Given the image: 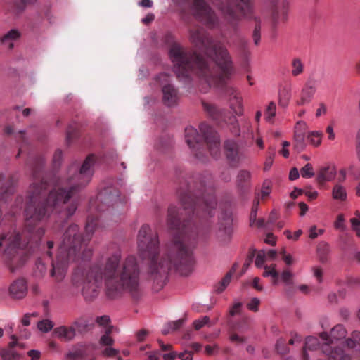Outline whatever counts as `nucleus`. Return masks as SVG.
<instances>
[{
    "mask_svg": "<svg viewBox=\"0 0 360 360\" xmlns=\"http://www.w3.org/2000/svg\"><path fill=\"white\" fill-rule=\"evenodd\" d=\"M121 255L116 252L109 257L102 269L93 266L75 271L72 278V286L79 290L86 300L96 298L103 279L108 296L114 297L123 290L135 296L139 290V268L134 256L127 257L120 265Z\"/></svg>",
    "mask_w": 360,
    "mask_h": 360,
    "instance_id": "obj_1",
    "label": "nucleus"
},
{
    "mask_svg": "<svg viewBox=\"0 0 360 360\" xmlns=\"http://www.w3.org/2000/svg\"><path fill=\"white\" fill-rule=\"evenodd\" d=\"M192 42L212 58L218 67L217 72L211 69L207 63L201 57L195 56L193 58L194 64L183 53L178 46H174L169 51V56L174 63V71L179 78L187 76L188 70L194 68L199 77L200 90L206 92L212 87H217L226 84L235 73L229 54L227 50L220 44L214 45L212 49L211 40L205 32L196 30L191 32Z\"/></svg>",
    "mask_w": 360,
    "mask_h": 360,
    "instance_id": "obj_2",
    "label": "nucleus"
},
{
    "mask_svg": "<svg viewBox=\"0 0 360 360\" xmlns=\"http://www.w3.org/2000/svg\"><path fill=\"white\" fill-rule=\"evenodd\" d=\"M140 257L146 261L148 273L153 278L165 276L174 271L182 276H188L193 270L195 258L193 245L186 234L175 236L164 257L159 256V239L148 225H143L137 236Z\"/></svg>",
    "mask_w": 360,
    "mask_h": 360,
    "instance_id": "obj_3",
    "label": "nucleus"
},
{
    "mask_svg": "<svg viewBox=\"0 0 360 360\" xmlns=\"http://www.w3.org/2000/svg\"><path fill=\"white\" fill-rule=\"evenodd\" d=\"M94 163V156L86 158L79 171L69 179V191H66L60 185H56L49 192L46 200L37 209L29 205L25 210L26 226L35 224L46 216L61 211V207L71 197L73 190L86 186L91 180Z\"/></svg>",
    "mask_w": 360,
    "mask_h": 360,
    "instance_id": "obj_4",
    "label": "nucleus"
},
{
    "mask_svg": "<svg viewBox=\"0 0 360 360\" xmlns=\"http://www.w3.org/2000/svg\"><path fill=\"white\" fill-rule=\"evenodd\" d=\"M77 225H70L67 229L64 239L60 246V254L57 257L56 262L52 263L51 276L56 282L62 281L68 270L69 261L71 259L70 253L75 251L77 245L80 242Z\"/></svg>",
    "mask_w": 360,
    "mask_h": 360,
    "instance_id": "obj_5",
    "label": "nucleus"
},
{
    "mask_svg": "<svg viewBox=\"0 0 360 360\" xmlns=\"http://www.w3.org/2000/svg\"><path fill=\"white\" fill-rule=\"evenodd\" d=\"M347 332L342 325L335 326L331 332L329 340V336L326 333L321 334V338L325 342V346L323 347V352H328V355L331 356L334 360H349V357L344 355L341 349H335V352L331 351L328 352V347L330 344H333L335 340H340L345 338Z\"/></svg>",
    "mask_w": 360,
    "mask_h": 360,
    "instance_id": "obj_6",
    "label": "nucleus"
},
{
    "mask_svg": "<svg viewBox=\"0 0 360 360\" xmlns=\"http://www.w3.org/2000/svg\"><path fill=\"white\" fill-rule=\"evenodd\" d=\"M193 15L200 21L211 25L215 26L219 23L218 18L215 16L206 4L202 0H193Z\"/></svg>",
    "mask_w": 360,
    "mask_h": 360,
    "instance_id": "obj_7",
    "label": "nucleus"
},
{
    "mask_svg": "<svg viewBox=\"0 0 360 360\" xmlns=\"http://www.w3.org/2000/svg\"><path fill=\"white\" fill-rule=\"evenodd\" d=\"M307 131V124L305 122L300 121L295 127L293 149L297 153L303 151L306 148L305 138Z\"/></svg>",
    "mask_w": 360,
    "mask_h": 360,
    "instance_id": "obj_8",
    "label": "nucleus"
},
{
    "mask_svg": "<svg viewBox=\"0 0 360 360\" xmlns=\"http://www.w3.org/2000/svg\"><path fill=\"white\" fill-rule=\"evenodd\" d=\"M220 11L221 18L223 22L235 26L240 20V17L237 14L236 9L233 8L232 4L230 2L221 3L218 6Z\"/></svg>",
    "mask_w": 360,
    "mask_h": 360,
    "instance_id": "obj_9",
    "label": "nucleus"
},
{
    "mask_svg": "<svg viewBox=\"0 0 360 360\" xmlns=\"http://www.w3.org/2000/svg\"><path fill=\"white\" fill-rule=\"evenodd\" d=\"M80 327V323L75 321L70 326H61L53 330V334L55 337L64 341H70L76 335V328Z\"/></svg>",
    "mask_w": 360,
    "mask_h": 360,
    "instance_id": "obj_10",
    "label": "nucleus"
},
{
    "mask_svg": "<svg viewBox=\"0 0 360 360\" xmlns=\"http://www.w3.org/2000/svg\"><path fill=\"white\" fill-rule=\"evenodd\" d=\"M337 174L336 167L333 163H328L322 166L317 174V180L319 182L333 181Z\"/></svg>",
    "mask_w": 360,
    "mask_h": 360,
    "instance_id": "obj_11",
    "label": "nucleus"
},
{
    "mask_svg": "<svg viewBox=\"0 0 360 360\" xmlns=\"http://www.w3.org/2000/svg\"><path fill=\"white\" fill-rule=\"evenodd\" d=\"M27 284L25 280L18 279L13 282L9 288L11 296L16 299H21L27 294Z\"/></svg>",
    "mask_w": 360,
    "mask_h": 360,
    "instance_id": "obj_12",
    "label": "nucleus"
},
{
    "mask_svg": "<svg viewBox=\"0 0 360 360\" xmlns=\"http://www.w3.org/2000/svg\"><path fill=\"white\" fill-rule=\"evenodd\" d=\"M163 102L167 106L174 105L178 100L176 91L169 84H164L162 86Z\"/></svg>",
    "mask_w": 360,
    "mask_h": 360,
    "instance_id": "obj_13",
    "label": "nucleus"
},
{
    "mask_svg": "<svg viewBox=\"0 0 360 360\" xmlns=\"http://www.w3.org/2000/svg\"><path fill=\"white\" fill-rule=\"evenodd\" d=\"M20 236L18 233L2 236L0 240V247H4L6 250L20 247Z\"/></svg>",
    "mask_w": 360,
    "mask_h": 360,
    "instance_id": "obj_14",
    "label": "nucleus"
},
{
    "mask_svg": "<svg viewBox=\"0 0 360 360\" xmlns=\"http://www.w3.org/2000/svg\"><path fill=\"white\" fill-rule=\"evenodd\" d=\"M290 85L286 84L281 87L278 92V103L280 106L283 108L288 106L292 97Z\"/></svg>",
    "mask_w": 360,
    "mask_h": 360,
    "instance_id": "obj_15",
    "label": "nucleus"
},
{
    "mask_svg": "<svg viewBox=\"0 0 360 360\" xmlns=\"http://www.w3.org/2000/svg\"><path fill=\"white\" fill-rule=\"evenodd\" d=\"M315 91L314 86L307 85L301 91L300 99L297 101V105H304L308 104L311 101Z\"/></svg>",
    "mask_w": 360,
    "mask_h": 360,
    "instance_id": "obj_16",
    "label": "nucleus"
},
{
    "mask_svg": "<svg viewBox=\"0 0 360 360\" xmlns=\"http://www.w3.org/2000/svg\"><path fill=\"white\" fill-rule=\"evenodd\" d=\"M332 198L340 202L345 201L347 198L345 187L339 183L335 184L332 188Z\"/></svg>",
    "mask_w": 360,
    "mask_h": 360,
    "instance_id": "obj_17",
    "label": "nucleus"
},
{
    "mask_svg": "<svg viewBox=\"0 0 360 360\" xmlns=\"http://www.w3.org/2000/svg\"><path fill=\"white\" fill-rule=\"evenodd\" d=\"M185 138L188 146L193 148L195 143H198V133L193 127H186L185 129Z\"/></svg>",
    "mask_w": 360,
    "mask_h": 360,
    "instance_id": "obj_18",
    "label": "nucleus"
},
{
    "mask_svg": "<svg viewBox=\"0 0 360 360\" xmlns=\"http://www.w3.org/2000/svg\"><path fill=\"white\" fill-rule=\"evenodd\" d=\"M229 102L232 112L236 115H241L243 112L241 98L234 94L230 98Z\"/></svg>",
    "mask_w": 360,
    "mask_h": 360,
    "instance_id": "obj_19",
    "label": "nucleus"
},
{
    "mask_svg": "<svg viewBox=\"0 0 360 360\" xmlns=\"http://www.w3.org/2000/svg\"><path fill=\"white\" fill-rule=\"evenodd\" d=\"M304 72V65L299 58H294L291 61V74L293 77H298Z\"/></svg>",
    "mask_w": 360,
    "mask_h": 360,
    "instance_id": "obj_20",
    "label": "nucleus"
},
{
    "mask_svg": "<svg viewBox=\"0 0 360 360\" xmlns=\"http://www.w3.org/2000/svg\"><path fill=\"white\" fill-rule=\"evenodd\" d=\"M184 321L182 319H178L168 322L163 328L162 332L164 335L172 333L182 326Z\"/></svg>",
    "mask_w": 360,
    "mask_h": 360,
    "instance_id": "obj_21",
    "label": "nucleus"
},
{
    "mask_svg": "<svg viewBox=\"0 0 360 360\" xmlns=\"http://www.w3.org/2000/svg\"><path fill=\"white\" fill-rule=\"evenodd\" d=\"M319 345V341L316 338L314 337H309L306 340L304 351V357L305 360H307L308 356L307 352L308 350H314L318 348Z\"/></svg>",
    "mask_w": 360,
    "mask_h": 360,
    "instance_id": "obj_22",
    "label": "nucleus"
},
{
    "mask_svg": "<svg viewBox=\"0 0 360 360\" xmlns=\"http://www.w3.org/2000/svg\"><path fill=\"white\" fill-rule=\"evenodd\" d=\"M241 5L238 6V9L240 10L244 16H248L251 14L253 11V6L250 0H240Z\"/></svg>",
    "mask_w": 360,
    "mask_h": 360,
    "instance_id": "obj_23",
    "label": "nucleus"
},
{
    "mask_svg": "<svg viewBox=\"0 0 360 360\" xmlns=\"http://www.w3.org/2000/svg\"><path fill=\"white\" fill-rule=\"evenodd\" d=\"M111 333V328H107L105 334L102 335L99 340V345L101 347H108L112 346L114 343V340L109 335Z\"/></svg>",
    "mask_w": 360,
    "mask_h": 360,
    "instance_id": "obj_24",
    "label": "nucleus"
},
{
    "mask_svg": "<svg viewBox=\"0 0 360 360\" xmlns=\"http://www.w3.org/2000/svg\"><path fill=\"white\" fill-rule=\"evenodd\" d=\"M307 138L312 145L318 146L321 142V133L319 131L309 132Z\"/></svg>",
    "mask_w": 360,
    "mask_h": 360,
    "instance_id": "obj_25",
    "label": "nucleus"
},
{
    "mask_svg": "<svg viewBox=\"0 0 360 360\" xmlns=\"http://www.w3.org/2000/svg\"><path fill=\"white\" fill-rule=\"evenodd\" d=\"M53 323L49 319H44L39 321L37 323L38 329L43 333H47L50 331L53 328Z\"/></svg>",
    "mask_w": 360,
    "mask_h": 360,
    "instance_id": "obj_26",
    "label": "nucleus"
},
{
    "mask_svg": "<svg viewBox=\"0 0 360 360\" xmlns=\"http://www.w3.org/2000/svg\"><path fill=\"white\" fill-rule=\"evenodd\" d=\"M300 174L303 178H312L314 176V171L311 164L307 163L300 169Z\"/></svg>",
    "mask_w": 360,
    "mask_h": 360,
    "instance_id": "obj_27",
    "label": "nucleus"
},
{
    "mask_svg": "<svg viewBox=\"0 0 360 360\" xmlns=\"http://www.w3.org/2000/svg\"><path fill=\"white\" fill-rule=\"evenodd\" d=\"M264 272L263 273V276L269 277L271 276L273 278V284L278 285L279 283L278 280V274L276 270H271L268 266H264Z\"/></svg>",
    "mask_w": 360,
    "mask_h": 360,
    "instance_id": "obj_28",
    "label": "nucleus"
},
{
    "mask_svg": "<svg viewBox=\"0 0 360 360\" xmlns=\"http://www.w3.org/2000/svg\"><path fill=\"white\" fill-rule=\"evenodd\" d=\"M20 37V32L16 29H13L5 34L2 39V41L6 44V42H8L10 40L18 39Z\"/></svg>",
    "mask_w": 360,
    "mask_h": 360,
    "instance_id": "obj_29",
    "label": "nucleus"
},
{
    "mask_svg": "<svg viewBox=\"0 0 360 360\" xmlns=\"http://www.w3.org/2000/svg\"><path fill=\"white\" fill-rule=\"evenodd\" d=\"M276 106L273 101L270 102L265 111V117L268 121H271L276 115Z\"/></svg>",
    "mask_w": 360,
    "mask_h": 360,
    "instance_id": "obj_30",
    "label": "nucleus"
},
{
    "mask_svg": "<svg viewBox=\"0 0 360 360\" xmlns=\"http://www.w3.org/2000/svg\"><path fill=\"white\" fill-rule=\"evenodd\" d=\"M352 339H349L346 342V345L349 348H353L356 347V343L360 344V333L358 331H354L352 334Z\"/></svg>",
    "mask_w": 360,
    "mask_h": 360,
    "instance_id": "obj_31",
    "label": "nucleus"
},
{
    "mask_svg": "<svg viewBox=\"0 0 360 360\" xmlns=\"http://www.w3.org/2000/svg\"><path fill=\"white\" fill-rule=\"evenodd\" d=\"M231 274L230 273L227 274L222 281L220 282L219 286L217 288L216 291L218 293H220L224 290V289L229 285L231 282Z\"/></svg>",
    "mask_w": 360,
    "mask_h": 360,
    "instance_id": "obj_32",
    "label": "nucleus"
},
{
    "mask_svg": "<svg viewBox=\"0 0 360 360\" xmlns=\"http://www.w3.org/2000/svg\"><path fill=\"white\" fill-rule=\"evenodd\" d=\"M210 318L205 316L200 319H196L193 321V325L195 330H200L201 328L210 323Z\"/></svg>",
    "mask_w": 360,
    "mask_h": 360,
    "instance_id": "obj_33",
    "label": "nucleus"
},
{
    "mask_svg": "<svg viewBox=\"0 0 360 360\" xmlns=\"http://www.w3.org/2000/svg\"><path fill=\"white\" fill-rule=\"evenodd\" d=\"M281 280L286 285L292 284L293 274L290 270H285L281 274Z\"/></svg>",
    "mask_w": 360,
    "mask_h": 360,
    "instance_id": "obj_34",
    "label": "nucleus"
},
{
    "mask_svg": "<svg viewBox=\"0 0 360 360\" xmlns=\"http://www.w3.org/2000/svg\"><path fill=\"white\" fill-rule=\"evenodd\" d=\"M356 215L357 217L352 218L350 219L352 229L357 233V235L360 236V214L356 212Z\"/></svg>",
    "mask_w": 360,
    "mask_h": 360,
    "instance_id": "obj_35",
    "label": "nucleus"
},
{
    "mask_svg": "<svg viewBox=\"0 0 360 360\" xmlns=\"http://www.w3.org/2000/svg\"><path fill=\"white\" fill-rule=\"evenodd\" d=\"M334 226L336 229L341 231L346 230V226L345 224V217L342 214H339L337 217V219L334 223Z\"/></svg>",
    "mask_w": 360,
    "mask_h": 360,
    "instance_id": "obj_36",
    "label": "nucleus"
},
{
    "mask_svg": "<svg viewBox=\"0 0 360 360\" xmlns=\"http://www.w3.org/2000/svg\"><path fill=\"white\" fill-rule=\"evenodd\" d=\"M101 354L104 356L112 357L119 354V350L112 347V346H108L101 350Z\"/></svg>",
    "mask_w": 360,
    "mask_h": 360,
    "instance_id": "obj_37",
    "label": "nucleus"
},
{
    "mask_svg": "<svg viewBox=\"0 0 360 360\" xmlns=\"http://www.w3.org/2000/svg\"><path fill=\"white\" fill-rule=\"evenodd\" d=\"M265 257H266V253L264 250H259L257 252V255L256 256L255 261V264L257 267L261 268L263 266L264 261H265Z\"/></svg>",
    "mask_w": 360,
    "mask_h": 360,
    "instance_id": "obj_38",
    "label": "nucleus"
},
{
    "mask_svg": "<svg viewBox=\"0 0 360 360\" xmlns=\"http://www.w3.org/2000/svg\"><path fill=\"white\" fill-rule=\"evenodd\" d=\"M260 300L258 298L254 297L247 304V308L251 311H257Z\"/></svg>",
    "mask_w": 360,
    "mask_h": 360,
    "instance_id": "obj_39",
    "label": "nucleus"
},
{
    "mask_svg": "<svg viewBox=\"0 0 360 360\" xmlns=\"http://www.w3.org/2000/svg\"><path fill=\"white\" fill-rule=\"evenodd\" d=\"M311 270L314 276L316 278L319 283H321L323 276V269L319 266H315L312 267Z\"/></svg>",
    "mask_w": 360,
    "mask_h": 360,
    "instance_id": "obj_40",
    "label": "nucleus"
},
{
    "mask_svg": "<svg viewBox=\"0 0 360 360\" xmlns=\"http://www.w3.org/2000/svg\"><path fill=\"white\" fill-rule=\"evenodd\" d=\"M284 233L288 239L297 240L299 238V237L302 235V230L300 229L296 231L293 234H292L290 231L286 230L285 231Z\"/></svg>",
    "mask_w": 360,
    "mask_h": 360,
    "instance_id": "obj_41",
    "label": "nucleus"
},
{
    "mask_svg": "<svg viewBox=\"0 0 360 360\" xmlns=\"http://www.w3.org/2000/svg\"><path fill=\"white\" fill-rule=\"evenodd\" d=\"M96 322L101 326L107 327L110 323V318L108 316H98L96 319Z\"/></svg>",
    "mask_w": 360,
    "mask_h": 360,
    "instance_id": "obj_42",
    "label": "nucleus"
},
{
    "mask_svg": "<svg viewBox=\"0 0 360 360\" xmlns=\"http://www.w3.org/2000/svg\"><path fill=\"white\" fill-rule=\"evenodd\" d=\"M210 150L211 153L216 156L219 150V142L218 140V138L215 137L214 142H213V146L212 145L210 146Z\"/></svg>",
    "mask_w": 360,
    "mask_h": 360,
    "instance_id": "obj_43",
    "label": "nucleus"
},
{
    "mask_svg": "<svg viewBox=\"0 0 360 360\" xmlns=\"http://www.w3.org/2000/svg\"><path fill=\"white\" fill-rule=\"evenodd\" d=\"M219 350V347L217 345L214 344L212 345H207L205 348V353L209 355H212L216 354Z\"/></svg>",
    "mask_w": 360,
    "mask_h": 360,
    "instance_id": "obj_44",
    "label": "nucleus"
},
{
    "mask_svg": "<svg viewBox=\"0 0 360 360\" xmlns=\"http://www.w3.org/2000/svg\"><path fill=\"white\" fill-rule=\"evenodd\" d=\"M242 306V304L239 302H236L233 305L232 308L229 311V314L231 316H235L240 313V307Z\"/></svg>",
    "mask_w": 360,
    "mask_h": 360,
    "instance_id": "obj_45",
    "label": "nucleus"
},
{
    "mask_svg": "<svg viewBox=\"0 0 360 360\" xmlns=\"http://www.w3.org/2000/svg\"><path fill=\"white\" fill-rule=\"evenodd\" d=\"M259 205V199L255 198L253 202V206L252 208V212L250 214V220H255L256 219V215H257V206Z\"/></svg>",
    "mask_w": 360,
    "mask_h": 360,
    "instance_id": "obj_46",
    "label": "nucleus"
},
{
    "mask_svg": "<svg viewBox=\"0 0 360 360\" xmlns=\"http://www.w3.org/2000/svg\"><path fill=\"white\" fill-rule=\"evenodd\" d=\"M253 40L256 45H258L260 41V27L256 26L253 32Z\"/></svg>",
    "mask_w": 360,
    "mask_h": 360,
    "instance_id": "obj_47",
    "label": "nucleus"
},
{
    "mask_svg": "<svg viewBox=\"0 0 360 360\" xmlns=\"http://www.w3.org/2000/svg\"><path fill=\"white\" fill-rule=\"evenodd\" d=\"M176 209L174 207H170L168 211L167 221H168V223H169L172 226L174 224L173 221H172V219L173 218L176 217Z\"/></svg>",
    "mask_w": 360,
    "mask_h": 360,
    "instance_id": "obj_48",
    "label": "nucleus"
},
{
    "mask_svg": "<svg viewBox=\"0 0 360 360\" xmlns=\"http://www.w3.org/2000/svg\"><path fill=\"white\" fill-rule=\"evenodd\" d=\"M281 253L283 255V259L284 260L285 264L287 265H291L294 262L292 256L290 254H286L285 250H283Z\"/></svg>",
    "mask_w": 360,
    "mask_h": 360,
    "instance_id": "obj_49",
    "label": "nucleus"
},
{
    "mask_svg": "<svg viewBox=\"0 0 360 360\" xmlns=\"http://www.w3.org/2000/svg\"><path fill=\"white\" fill-rule=\"evenodd\" d=\"M181 360H193V354L191 352L185 351L178 354Z\"/></svg>",
    "mask_w": 360,
    "mask_h": 360,
    "instance_id": "obj_50",
    "label": "nucleus"
},
{
    "mask_svg": "<svg viewBox=\"0 0 360 360\" xmlns=\"http://www.w3.org/2000/svg\"><path fill=\"white\" fill-rule=\"evenodd\" d=\"M28 356L32 360H39L41 356V352L39 350H30L27 353Z\"/></svg>",
    "mask_w": 360,
    "mask_h": 360,
    "instance_id": "obj_51",
    "label": "nucleus"
},
{
    "mask_svg": "<svg viewBox=\"0 0 360 360\" xmlns=\"http://www.w3.org/2000/svg\"><path fill=\"white\" fill-rule=\"evenodd\" d=\"M148 334V330H146L145 329L140 330L136 333L137 340L139 341V342H142L143 340H145V338H146Z\"/></svg>",
    "mask_w": 360,
    "mask_h": 360,
    "instance_id": "obj_52",
    "label": "nucleus"
},
{
    "mask_svg": "<svg viewBox=\"0 0 360 360\" xmlns=\"http://www.w3.org/2000/svg\"><path fill=\"white\" fill-rule=\"evenodd\" d=\"M300 173L296 167L292 168L289 173V179L292 181L296 180L299 178Z\"/></svg>",
    "mask_w": 360,
    "mask_h": 360,
    "instance_id": "obj_53",
    "label": "nucleus"
},
{
    "mask_svg": "<svg viewBox=\"0 0 360 360\" xmlns=\"http://www.w3.org/2000/svg\"><path fill=\"white\" fill-rule=\"evenodd\" d=\"M203 106L205 110H207L212 116H214V113L217 111V108L215 106L207 103H203Z\"/></svg>",
    "mask_w": 360,
    "mask_h": 360,
    "instance_id": "obj_54",
    "label": "nucleus"
},
{
    "mask_svg": "<svg viewBox=\"0 0 360 360\" xmlns=\"http://www.w3.org/2000/svg\"><path fill=\"white\" fill-rule=\"evenodd\" d=\"M44 184H45V183H41V186H40V188L39 186H37L35 184H33L31 186V189L32 190V198H34V196H36L37 195H38L41 193L42 186H44Z\"/></svg>",
    "mask_w": 360,
    "mask_h": 360,
    "instance_id": "obj_55",
    "label": "nucleus"
},
{
    "mask_svg": "<svg viewBox=\"0 0 360 360\" xmlns=\"http://www.w3.org/2000/svg\"><path fill=\"white\" fill-rule=\"evenodd\" d=\"M356 153L357 159L360 162V129L358 131L357 135H356Z\"/></svg>",
    "mask_w": 360,
    "mask_h": 360,
    "instance_id": "obj_56",
    "label": "nucleus"
},
{
    "mask_svg": "<svg viewBox=\"0 0 360 360\" xmlns=\"http://www.w3.org/2000/svg\"><path fill=\"white\" fill-rule=\"evenodd\" d=\"M264 242L274 246L276 245V238L272 233H268L264 239Z\"/></svg>",
    "mask_w": 360,
    "mask_h": 360,
    "instance_id": "obj_57",
    "label": "nucleus"
},
{
    "mask_svg": "<svg viewBox=\"0 0 360 360\" xmlns=\"http://www.w3.org/2000/svg\"><path fill=\"white\" fill-rule=\"evenodd\" d=\"M305 195L311 200L316 199L318 197V192L314 190H309L305 191Z\"/></svg>",
    "mask_w": 360,
    "mask_h": 360,
    "instance_id": "obj_58",
    "label": "nucleus"
},
{
    "mask_svg": "<svg viewBox=\"0 0 360 360\" xmlns=\"http://www.w3.org/2000/svg\"><path fill=\"white\" fill-rule=\"evenodd\" d=\"M260 279L258 277H255L252 281V286L259 291L263 290V286L259 284Z\"/></svg>",
    "mask_w": 360,
    "mask_h": 360,
    "instance_id": "obj_59",
    "label": "nucleus"
},
{
    "mask_svg": "<svg viewBox=\"0 0 360 360\" xmlns=\"http://www.w3.org/2000/svg\"><path fill=\"white\" fill-rule=\"evenodd\" d=\"M319 236V233H317V229L316 226H313L309 229V238L311 239H315Z\"/></svg>",
    "mask_w": 360,
    "mask_h": 360,
    "instance_id": "obj_60",
    "label": "nucleus"
},
{
    "mask_svg": "<svg viewBox=\"0 0 360 360\" xmlns=\"http://www.w3.org/2000/svg\"><path fill=\"white\" fill-rule=\"evenodd\" d=\"M30 319H31V315L29 314H25L22 320H21V323L24 326H28L30 325Z\"/></svg>",
    "mask_w": 360,
    "mask_h": 360,
    "instance_id": "obj_61",
    "label": "nucleus"
},
{
    "mask_svg": "<svg viewBox=\"0 0 360 360\" xmlns=\"http://www.w3.org/2000/svg\"><path fill=\"white\" fill-rule=\"evenodd\" d=\"M153 1L151 0H141L139 5L144 8H151L153 6Z\"/></svg>",
    "mask_w": 360,
    "mask_h": 360,
    "instance_id": "obj_62",
    "label": "nucleus"
},
{
    "mask_svg": "<svg viewBox=\"0 0 360 360\" xmlns=\"http://www.w3.org/2000/svg\"><path fill=\"white\" fill-rule=\"evenodd\" d=\"M147 354L148 360H159V353L158 352H151Z\"/></svg>",
    "mask_w": 360,
    "mask_h": 360,
    "instance_id": "obj_63",
    "label": "nucleus"
},
{
    "mask_svg": "<svg viewBox=\"0 0 360 360\" xmlns=\"http://www.w3.org/2000/svg\"><path fill=\"white\" fill-rule=\"evenodd\" d=\"M177 354L176 352H170L168 354H165L163 355L164 360H174Z\"/></svg>",
    "mask_w": 360,
    "mask_h": 360,
    "instance_id": "obj_64",
    "label": "nucleus"
}]
</instances>
